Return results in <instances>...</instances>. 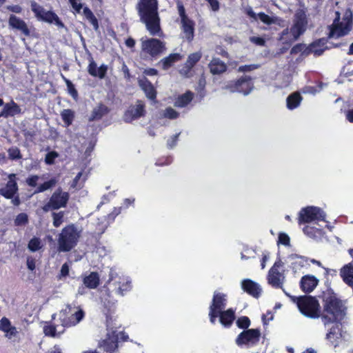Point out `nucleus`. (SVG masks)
Wrapping results in <instances>:
<instances>
[{
  "instance_id": "obj_10",
  "label": "nucleus",
  "mask_w": 353,
  "mask_h": 353,
  "mask_svg": "<svg viewBox=\"0 0 353 353\" xmlns=\"http://www.w3.org/2000/svg\"><path fill=\"white\" fill-rule=\"evenodd\" d=\"M326 214L320 208L307 206L301 210L299 213V222L301 223H318L319 221H325Z\"/></svg>"
},
{
  "instance_id": "obj_28",
  "label": "nucleus",
  "mask_w": 353,
  "mask_h": 353,
  "mask_svg": "<svg viewBox=\"0 0 353 353\" xmlns=\"http://www.w3.org/2000/svg\"><path fill=\"white\" fill-rule=\"evenodd\" d=\"M289 259L291 261L292 268L294 272H296L301 268L309 265V259L303 256L292 254L289 256Z\"/></svg>"
},
{
  "instance_id": "obj_48",
  "label": "nucleus",
  "mask_w": 353,
  "mask_h": 353,
  "mask_svg": "<svg viewBox=\"0 0 353 353\" xmlns=\"http://www.w3.org/2000/svg\"><path fill=\"white\" fill-rule=\"evenodd\" d=\"M105 108L103 105H100L96 108H94L92 111V116L90 117L91 120L99 119H100L103 113L105 112Z\"/></svg>"
},
{
  "instance_id": "obj_17",
  "label": "nucleus",
  "mask_w": 353,
  "mask_h": 353,
  "mask_svg": "<svg viewBox=\"0 0 353 353\" xmlns=\"http://www.w3.org/2000/svg\"><path fill=\"white\" fill-rule=\"evenodd\" d=\"M226 89L231 92H239L247 95L252 91L253 84L248 77H243L236 81L230 82L226 85Z\"/></svg>"
},
{
  "instance_id": "obj_30",
  "label": "nucleus",
  "mask_w": 353,
  "mask_h": 353,
  "mask_svg": "<svg viewBox=\"0 0 353 353\" xmlns=\"http://www.w3.org/2000/svg\"><path fill=\"white\" fill-rule=\"evenodd\" d=\"M21 109L19 106L14 101L7 103L4 105L3 110L0 112V115L3 117H13L20 113Z\"/></svg>"
},
{
  "instance_id": "obj_20",
  "label": "nucleus",
  "mask_w": 353,
  "mask_h": 353,
  "mask_svg": "<svg viewBox=\"0 0 353 353\" xmlns=\"http://www.w3.org/2000/svg\"><path fill=\"white\" fill-rule=\"evenodd\" d=\"M246 13L252 19L255 21L259 19L261 22L267 25L279 24L281 21V19L278 17H270L263 12L256 14L250 7L246 8Z\"/></svg>"
},
{
  "instance_id": "obj_2",
  "label": "nucleus",
  "mask_w": 353,
  "mask_h": 353,
  "mask_svg": "<svg viewBox=\"0 0 353 353\" xmlns=\"http://www.w3.org/2000/svg\"><path fill=\"white\" fill-rule=\"evenodd\" d=\"M309 19L306 10L300 8L296 10L290 29L284 30L280 37V40L284 43H291L302 35L308 27Z\"/></svg>"
},
{
  "instance_id": "obj_42",
  "label": "nucleus",
  "mask_w": 353,
  "mask_h": 353,
  "mask_svg": "<svg viewBox=\"0 0 353 353\" xmlns=\"http://www.w3.org/2000/svg\"><path fill=\"white\" fill-rule=\"evenodd\" d=\"M303 232L311 238H317L322 235V229L307 225L303 228Z\"/></svg>"
},
{
  "instance_id": "obj_40",
  "label": "nucleus",
  "mask_w": 353,
  "mask_h": 353,
  "mask_svg": "<svg viewBox=\"0 0 353 353\" xmlns=\"http://www.w3.org/2000/svg\"><path fill=\"white\" fill-rule=\"evenodd\" d=\"M181 59V56L179 53H174L170 54L168 57L163 59L161 61L162 68L163 70H168L170 68L175 62L179 61Z\"/></svg>"
},
{
  "instance_id": "obj_55",
  "label": "nucleus",
  "mask_w": 353,
  "mask_h": 353,
  "mask_svg": "<svg viewBox=\"0 0 353 353\" xmlns=\"http://www.w3.org/2000/svg\"><path fill=\"white\" fill-rule=\"evenodd\" d=\"M82 175H83V173L81 172H80L77 174V175L75 176V178L74 179V180L72 181V187H73L74 188H80L81 187L83 182L85 180V179L84 178L82 180V182L79 183V181L82 176Z\"/></svg>"
},
{
  "instance_id": "obj_52",
  "label": "nucleus",
  "mask_w": 353,
  "mask_h": 353,
  "mask_svg": "<svg viewBox=\"0 0 353 353\" xmlns=\"http://www.w3.org/2000/svg\"><path fill=\"white\" fill-rule=\"evenodd\" d=\"M59 157V154L55 151H51L46 155L45 162L48 165L54 163V160Z\"/></svg>"
},
{
  "instance_id": "obj_41",
  "label": "nucleus",
  "mask_w": 353,
  "mask_h": 353,
  "mask_svg": "<svg viewBox=\"0 0 353 353\" xmlns=\"http://www.w3.org/2000/svg\"><path fill=\"white\" fill-rule=\"evenodd\" d=\"M83 14L85 19L91 23V25L93 26L94 29L95 30H97L99 29V23L97 18L94 15L93 12L91 11V10L88 8L87 6H85L83 8Z\"/></svg>"
},
{
  "instance_id": "obj_1",
  "label": "nucleus",
  "mask_w": 353,
  "mask_h": 353,
  "mask_svg": "<svg viewBox=\"0 0 353 353\" xmlns=\"http://www.w3.org/2000/svg\"><path fill=\"white\" fill-rule=\"evenodd\" d=\"M141 21L152 36L161 35L160 19L157 12V0H141L138 4Z\"/></svg>"
},
{
  "instance_id": "obj_6",
  "label": "nucleus",
  "mask_w": 353,
  "mask_h": 353,
  "mask_svg": "<svg viewBox=\"0 0 353 353\" xmlns=\"http://www.w3.org/2000/svg\"><path fill=\"white\" fill-rule=\"evenodd\" d=\"M292 301L296 303V305L302 314L315 319L320 316V305L318 301L312 296H291Z\"/></svg>"
},
{
  "instance_id": "obj_37",
  "label": "nucleus",
  "mask_w": 353,
  "mask_h": 353,
  "mask_svg": "<svg viewBox=\"0 0 353 353\" xmlns=\"http://www.w3.org/2000/svg\"><path fill=\"white\" fill-rule=\"evenodd\" d=\"M326 48L325 40L322 39L312 43L309 47V51L314 55L319 56L323 54Z\"/></svg>"
},
{
  "instance_id": "obj_8",
  "label": "nucleus",
  "mask_w": 353,
  "mask_h": 353,
  "mask_svg": "<svg viewBox=\"0 0 353 353\" xmlns=\"http://www.w3.org/2000/svg\"><path fill=\"white\" fill-rule=\"evenodd\" d=\"M352 13L347 10L341 20L336 19L330 27L329 37L339 38L347 35L352 30Z\"/></svg>"
},
{
  "instance_id": "obj_24",
  "label": "nucleus",
  "mask_w": 353,
  "mask_h": 353,
  "mask_svg": "<svg viewBox=\"0 0 353 353\" xmlns=\"http://www.w3.org/2000/svg\"><path fill=\"white\" fill-rule=\"evenodd\" d=\"M0 331L4 332L5 336L8 339L15 337L18 334L17 328L12 325L10 321L6 317L0 320Z\"/></svg>"
},
{
  "instance_id": "obj_49",
  "label": "nucleus",
  "mask_w": 353,
  "mask_h": 353,
  "mask_svg": "<svg viewBox=\"0 0 353 353\" xmlns=\"http://www.w3.org/2000/svg\"><path fill=\"white\" fill-rule=\"evenodd\" d=\"M57 181L55 179H50L39 185L35 192H41L45 190L50 189L51 187L56 184Z\"/></svg>"
},
{
  "instance_id": "obj_22",
  "label": "nucleus",
  "mask_w": 353,
  "mask_h": 353,
  "mask_svg": "<svg viewBox=\"0 0 353 353\" xmlns=\"http://www.w3.org/2000/svg\"><path fill=\"white\" fill-rule=\"evenodd\" d=\"M241 288L254 297H258L262 292L261 286L257 283L248 279L241 281Z\"/></svg>"
},
{
  "instance_id": "obj_12",
  "label": "nucleus",
  "mask_w": 353,
  "mask_h": 353,
  "mask_svg": "<svg viewBox=\"0 0 353 353\" xmlns=\"http://www.w3.org/2000/svg\"><path fill=\"white\" fill-rule=\"evenodd\" d=\"M226 304L227 295L218 291L214 292L209 311L210 320L212 323H215L220 312L225 308Z\"/></svg>"
},
{
  "instance_id": "obj_39",
  "label": "nucleus",
  "mask_w": 353,
  "mask_h": 353,
  "mask_svg": "<svg viewBox=\"0 0 353 353\" xmlns=\"http://www.w3.org/2000/svg\"><path fill=\"white\" fill-rule=\"evenodd\" d=\"M193 99V94L191 92H187L179 96L174 102V106L183 108L186 106Z\"/></svg>"
},
{
  "instance_id": "obj_64",
  "label": "nucleus",
  "mask_w": 353,
  "mask_h": 353,
  "mask_svg": "<svg viewBox=\"0 0 353 353\" xmlns=\"http://www.w3.org/2000/svg\"><path fill=\"white\" fill-rule=\"evenodd\" d=\"M179 134H175L172 136L168 141V145L170 148H172L175 146L176 143L178 139Z\"/></svg>"
},
{
  "instance_id": "obj_25",
  "label": "nucleus",
  "mask_w": 353,
  "mask_h": 353,
  "mask_svg": "<svg viewBox=\"0 0 353 353\" xmlns=\"http://www.w3.org/2000/svg\"><path fill=\"white\" fill-rule=\"evenodd\" d=\"M9 26L16 30H20L23 34L28 36L30 34V30L26 23L14 14H11L8 21Z\"/></svg>"
},
{
  "instance_id": "obj_3",
  "label": "nucleus",
  "mask_w": 353,
  "mask_h": 353,
  "mask_svg": "<svg viewBox=\"0 0 353 353\" xmlns=\"http://www.w3.org/2000/svg\"><path fill=\"white\" fill-rule=\"evenodd\" d=\"M108 276L105 283L108 291L111 290L117 295L123 296L132 289L131 279L122 272L111 268Z\"/></svg>"
},
{
  "instance_id": "obj_62",
  "label": "nucleus",
  "mask_w": 353,
  "mask_h": 353,
  "mask_svg": "<svg viewBox=\"0 0 353 353\" xmlns=\"http://www.w3.org/2000/svg\"><path fill=\"white\" fill-rule=\"evenodd\" d=\"M7 9L12 12L18 14L21 13L22 11V8L19 5L8 6H7Z\"/></svg>"
},
{
  "instance_id": "obj_51",
  "label": "nucleus",
  "mask_w": 353,
  "mask_h": 353,
  "mask_svg": "<svg viewBox=\"0 0 353 353\" xmlns=\"http://www.w3.org/2000/svg\"><path fill=\"white\" fill-rule=\"evenodd\" d=\"M53 216V225L56 228L59 227L61 223H63V212H60L58 213L54 212L52 214Z\"/></svg>"
},
{
  "instance_id": "obj_35",
  "label": "nucleus",
  "mask_w": 353,
  "mask_h": 353,
  "mask_svg": "<svg viewBox=\"0 0 353 353\" xmlns=\"http://www.w3.org/2000/svg\"><path fill=\"white\" fill-rule=\"evenodd\" d=\"M303 100L302 97L301 96V94L298 92H293L292 94H290L286 99V103H287V108L289 110H294L296 108H298L301 101Z\"/></svg>"
},
{
  "instance_id": "obj_58",
  "label": "nucleus",
  "mask_w": 353,
  "mask_h": 353,
  "mask_svg": "<svg viewBox=\"0 0 353 353\" xmlns=\"http://www.w3.org/2000/svg\"><path fill=\"white\" fill-rule=\"evenodd\" d=\"M250 41L259 46H263L265 45V40L259 37H251Z\"/></svg>"
},
{
  "instance_id": "obj_23",
  "label": "nucleus",
  "mask_w": 353,
  "mask_h": 353,
  "mask_svg": "<svg viewBox=\"0 0 353 353\" xmlns=\"http://www.w3.org/2000/svg\"><path fill=\"white\" fill-rule=\"evenodd\" d=\"M319 281V279L314 275L307 274L301 278L300 286L303 292H311L317 286Z\"/></svg>"
},
{
  "instance_id": "obj_38",
  "label": "nucleus",
  "mask_w": 353,
  "mask_h": 353,
  "mask_svg": "<svg viewBox=\"0 0 353 353\" xmlns=\"http://www.w3.org/2000/svg\"><path fill=\"white\" fill-rule=\"evenodd\" d=\"M212 74H220L226 70L225 64L219 59H213L209 64Z\"/></svg>"
},
{
  "instance_id": "obj_61",
  "label": "nucleus",
  "mask_w": 353,
  "mask_h": 353,
  "mask_svg": "<svg viewBox=\"0 0 353 353\" xmlns=\"http://www.w3.org/2000/svg\"><path fill=\"white\" fill-rule=\"evenodd\" d=\"M27 267L30 270H34L35 269V261L32 257H28L27 261Z\"/></svg>"
},
{
  "instance_id": "obj_60",
  "label": "nucleus",
  "mask_w": 353,
  "mask_h": 353,
  "mask_svg": "<svg viewBox=\"0 0 353 353\" xmlns=\"http://www.w3.org/2000/svg\"><path fill=\"white\" fill-rule=\"evenodd\" d=\"M270 258L269 252H263L262 254V259L261 260V266L262 269H264L265 268V263L267 261H268Z\"/></svg>"
},
{
  "instance_id": "obj_27",
  "label": "nucleus",
  "mask_w": 353,
  "mask_h": 353,
  "mask_svg": "<svg viewBox=\"0 0 353 353\" xmlns=\"http://www.w3.org/2000/svg\"><path fill=\"white\" fill-rule=\"evenodd\" d=\"M88 70L89 74L92 77L103 79L104 78L107 72L108 67L105 64H103L100 67H98L97 63L93 60H91L88 65Z\"/></svg>"
},
{
  "instance_id": "obj_26",
  "label": "nucleus",
  "mask_w": 353,
  "mask_h": 353,
  "mask_svg": "<svg viewBox=\"0 0 353 353\" xmlns=\"http://www.w3.org/2000/svg\"><path fill=\"white\" fill-rule=\"evenodd\" d=\"M139 85L149 99L154 100L156 99V90L153 85L145 77L139 79Z\"/></svg>"
},
{
  "instance_id": "obj_14",
  "label": "nucleus",
  "mask_w": 353,
  "mask_h": 353,
  "mask_svg": "<svg viewBox=\"0 0 353 353\" xmlns=\"http://www.w3.org/2000/svg\"><path fill=\"white\" fill-rule=\"evenodd\" d=\"M260 331L258 329H249L241 332L236 339V343L239 346L248 347L256 345L260 338Z\"/></svg>"
},
{
  "instance_id": "obj_33",
  "label": "nucleus",
  "mask_w": 353,
  "mask_h": 353,
  "mask_svg": "<svg viewBox=\"0 0 353 353\" xmlns=\"http://www.w3.org/2000/svg\"><path fill=\"white\" fill-rule=\"evenodd\" d=\"M341 276L346 284L353 286V261L341 269Z\"/></svg>"
},
{
  "instance_id": "obj_19",
  "label": "nucleus",
  "mask_w": 353,
  "mask_h": 353,
  "mask_svg": "<svg viewBox=\"0 0 353 353\" xmlns=\"http://www.w3.org/2000/svg\"><path fill=\"white\" fill-rule=\"evenodd\" d=\"M145 105L141 101H138L134 105L129 107L123 115V120L125 122H131L145 114Z\"/></svg>"
},
{
  "instance_id": "obj_11",
  "label": "nucleus",
  "mask_w": 353,
  "mask_h": 353,
  "mask_svg": "<svg viewBox=\"0 0 353 353\" xmlns=\"http://www.w3.org/2000/svg\"><path fill=\"white\" fill-rule=\"evenodd\" d=\"M268 282L274 288H282L285 281L284 263L280 259L275 261L268 274Z\"/></svg>"
},
{
  "instance_id": "obj_50",
  "label": "nucleus",
  "mask_w": 353,
  "mask_h": 353,
  "mask_svg": "<svg viewBox=\"0 0 353 353\" xmlns=\"http://www.w3.org/2000/svg\"><path fill=\"white\" fill-rule=\"evenodd\" d=\"M236 325L242 329L248 328L250 325V321L247 316H241L236 321Z\"/></svg>"
},
{
  "instance_id": "obj_31",
  "label": "nucleus",
  "mask_w": 353,
  "mask_h": 353,
  "mask_svg": "<svg viewBox=\"0 0 353 353\" xmlns=\"http://www.w3.org/2000/svg\"><path fill=\"white\" fill-rule=\"evenodd\" d=\"M100 282V278L98 273L92 272L88 275L83 276V285L90 289H95L98 287Z\"/></svg>"
},
{
  "instance_id": "obj_16",
  "label": "nucleus",
  "mask_w": 353,
  "mask_h": 353,
  "mask_svg": "<svg viewBox=\"0 0 353 353\" xmlns=\"http://www.w3.org/2000/svg\"><path fill=\"white\" fill-rule=\"evenodd\" d=\"M119 339L124 340V334L121 332L117 333L116 330L108 327L106 338L100 343V347L107 353H112L117 348Z\"/></svg>"
},
{
  "instance_id": "obj_34",
  "label": "nucleus",
  "mask_w": 353,
  "mask_h": 353,
  "mask_svg": "<svg viewBox=\"0 0 353 353\" xmlns=\"http://www.w3.org/2000/svg\"><path fill=\"white\" fill-rule=\"evenodd\" d=\"M220 323L225 326H230L234 320V311L232 309L222 310L219 314Z\"/></svg>"
},
{
  "instance_id": "obj_59",
  "label": "nucleus",
  "mask_w": 353,
  "mask_h": 353,
  "mask_svg": "<svg viewBox=\"0 0 353 353\" xmlns=\"http://www.w3.org/2000/svg\"><path fill=\"white\" fill-rule=\"evenodd\" d=\"M212 9V11L216 12L219 10V2L218 0H206Z\"/></svg>"
},
{
  "instance_id": "obj_44",
  "label": "nucleus",
  "mask_w": 353,
  "mask_h": 353,
  "mask_svg": "<svg viewBox=\"0 0 353 353\" xmlns=\"http://www.w3.org/2000/svg\"><path fill=\"white\" fill-rule=\"evenodd\" d=\"M42 247L41 241L39 238L33 237L28 243V248L31 252H36Z\"/></svg>"
},
{
  "instance_id": "obj_46",
  "label": "nucleus",
  "mask_w": 353,
  "mask_h": 353,
  "mask_svg": "<svg viewBox=\"0 0 353 353\" xmlns=\"http://www.w3.org/2000/svg\"><path fill=\"white\" fill-rule=\"evenodd\" d=\"M162 115L165 118H168L170 119H174L179 117V114L178 112H176L175 110H174L172 108L169 107V108H165L163 110Z\"/></svg>"
},
{
  "instance_id": "obj_7",
  "label": "nucleus",
  "mask_w": 353,
  "mask_h": 353,
  "mask_svg": "<svg viewBox=\"0 0 353 353\" xmlns=\"http://www.w3.org/2000/svg\"><path fill=\"white\" fill-rule=\"evenodd\" d=\"M85 312L79 305H67L60 310L59 319L63 327L75 326L84 318Z\"/></svg>"
},
{
  "instance_id": "obj_47",
  "label": "nucleus",
  "mask_w": 353,
  "mask_h": 353,
  "mask_svg": "<svg viewBox=\"0 0 353 353\" xmlns=\"http://www.w3.org/2000/svg\"><path fill=\"white\" fill-rule=\"evenodd\" d=\"M68 1L74 10V13H81V10H83L85 7L81 0H68Z\"/></svg>"
},
{
  "instance_id": "obj_57",
  "label": "nucleus",
  "mask_w": 353,
  "mask_h": 353,
  "mask_svg": "<svg viewBox=\"0 0 353 353\" xmlns=\"http://www.w3.org/2000/svg\"><path fill=\"white\" fill-rule=\"evenodd\" d=\"M39 179V176L32 175L27 179L26 182L28 185L32 186V187H35L37 184V181H38Z\"/></svg>"
},
{
  "instance_id": "obj_32",
  "label": "nucleus",
  "mask_w": 353,
  "mask_h": 353,
  "mask_svg": "<svg viewBox=\"0 0 353 353\" xmlns=\"http://www.w3.org/2000/svg\"><path fill=\"white\" fill-rule=\"evenodd\" d=\"M64 327H63L62 324L61 326H59L51 323H47L43 327V332L46 336L56 337L59 336L64 332Z\"/></svg>"
},
{
  "instance_id": "obj_36",
  "label": "nucleus",
  "mask_w": 353,
  "mask_h": 353,
  "mask_svg": "<svg viewBox=\"0 0 353 353\" xmlns=\"http://www.w3.org/2000/svg\"><path fill=\"white\" fill-rule=\"evenodd\" d=\"M201 54L200 52H194L189 55L185 63V69H182L181 72L185 75L188 74L191 68L200 60Z\"/></svg>"
},
{
  "instance_id": "obj_4",
  "label": "nucleus",
  "mask_w": 353,
  "mask_h": 353,
  "mask_svg": "<svg viewBox=\"0 0 353 353\" xmlns=\"http://www.w3.org/2000/svg\"><path fill=\"white\" fill-rule=\"evenodd\" d=\"M322 320L325 325L328 323L341 321L344 315V308L341 302L334 296L325 297Z\"/></svg>"
},
{
  "instance_id": "obj_45",
  "label": "nucleus",
  "mask_w": 353,
  "mask_h": 353,
  "mask_svg": "<svg viewBox=\"0 0 353 353\" xmlns=\"http://www.w3.org/2000/svg\"><path fill=\"white\" fill-rule=\"evenodd\" d=\"M14 225L17 226H24L28 223V216L26 213L19 214L14 221Z\"/></svg>"
},
{
  "instance_id": "obj_54",
  "label": "nucleus",
  "mask_w": 353,
  "mask_h": 353,
  "mask_svg": "<svg viewBox=\"0 0 353 353\" xmlns=\"http://www.w3.org/2000/svg\"><path fill=\"white\" fill-rule=\"evenodd\" d=\"M278 244H282L283 245H290V237L285 233H280L279 235Z\"/></svg>"
},
{
  "instance_id": "obj_56",
  "label": "nucleus",
  "mask_w": 353,
  "mask_h": 353,
  "mask_svg": "<svg viewBox=\"0 0 353 353\" xmlns=\"http://www.w3.org/2000/svg\"><path fill=\"white\" fill-rule=\"evenodd\" d=\"M8 154H9V156L11 159H19L21 158V156H20V151L18 148H10L9 150H8Z\"/></svg>"
},
{
  "instance_id": "obj_63",
  "label": "nucleus",
  "mask_w": 353,
  "mask_h": 353,
  "mask_svg": "<svg viewBox=\"0 0 353 353\" xmlns=\"http://www.w3.org/2000/svg\"><path fill=\"white\" fill-rule=\"evenodd\" d=\"M304 49H305L304 45L297 44L292 48L291 53L296 54V53L303 51Z\"/></svg>"
},
{
  "instance_id": "obj_18",
  "label": "nucleus",
  "mask_w": 353,
  "mask_h": 353,
  "mask_svg": "<svg viewBox=\"0 0 353 353\" xmlns=\"http://www.w3.org/2000/svg\"><path fill=\"white\" fill-rule=\"evenodd\" d=\"M68 200V194L61 190H57L54 192L48 203L45 205L43 210L48 212L51 209L56 210L64 207Z\"/></svg>"
},
{
  "instance_id": "obj_13",
  "label": "nucleus",
  "mask_w": 353,
  "mask_h": 353,
  "mask_svg": "<svg viewBox=\"0 0 353 353\" xmlns=\"http://www.w3.org/2000/svg\"><path fill=\"white\" fill-rule=\"evenodd\" d=\"M141 51L151 57H155L163 52L164 45L163 42L157 39H148L142 37L140 40Z\"/></svg>"
},
{
  "instance_id": "obj_21",
  "label": "nucleus",
  "mask_w": 353,
  "mask_h": 353,
  "mask_svg": "<svg viewBox=\"0 0 353 353\" xmlns=\"http://www.w3.org/2000/svg\"><path fill=\"white\" fill-rule=\"evenodd\" d=\"M8 179L6 187L0 190V194L6 199H11L18 191L15 174H10L8 175Z\"/></svg>"
},
{
  "instance_id": "obj_53",
  "label": "nucleus",
  "mask_w": 353,
  "mask_h": 353,
  "mask_svg": "<svg viewBox=\"0 0 353 353\" xmlns=\"http://www.w3.org/2000/svg\"><path fill=\"white\" fill-rule=\"evenodd\" d=\"M260 67L259 64H250V65H245L240 66L238 69L239 72H251L254 70L258 69Z\"/></svg>"
},
{
  "instance_id": "obj_15",
  "label": "nucleus",
  "mask_w": 353,
  "mask_h": 353,
  "mask_svg": "<svg viewBox=\"0 0 353 353\" xmlns=\"http://www.w3.org/2000/svg\"><path fill=\"white\" fill-rule=\"evenodd\" d=\"M177 8L181 19V29L184 34V37L188 41H192L194 37V23L186 15L185 8L181 2L177 3Z\"/></svg>"
},
{
  "instance_id": "obj_29",
  "label": "nucleus",
  "mask_w": 353,
  "mask_h": 353,
  "mask_svg": "<svg viewBox=\"0 0 353 353\" xmlns=\"http://www.w3.org/2000/svg\"><path fill=\"white\" fill-rule=\"evenodd\" d=\"M340 328L339 325L336 324L334 325L329 332L326 334V339L330 343L334 345V347H337L341 343V334L340 333Z\"/></svg>"
},
{
  "instance_id": "obj_43",
  "label": "nucleus",
  "mask_w": 353,
  "mask_h": 353,
  "mask_svg": "<svg viewBox=\"0 0 353 353\" xmlns=\"http://www.w3.org/2000/svg\"><path fill=\"white\" fill-rule=\"evenodd\" d=\"M61 117L66 126L72 124L74 117V112L70 109L63 110L61 113Z\"/></svg>"
},
{
  "instance_id": "obj_9",
  "label": "nucleus",
  "mask_w": 353,
  "mask_h": 353,
  "mask_svg": "<svg viewBox=\"0 0 353 353\" xmlns=\"http://www.w3.org/2000/svg\"><path fill=\"white\" fill-rule=\"evenodd\" d=\"M31 10L34 12L35 17L39 21H42L50 24H54L59 28H64L65 25L60 20L58 15L52 11L46 10L43 7L36 3L31 2Z\"/></svg>"
},
{
  "instance_id": "obj_5",
  "label": "nucleus",
  "mask_w": 353,
  "mask_h": 353,
  "mask_svg": "<svg viewBox=\"0 0 353 353\" xmlns=\"http://www.w3.org/2000/svg\"><path fill=\"white\" fill-rule=\"evenodd\" d=\"M80 231L74 225L65 227L58 236L57 243L59 252H69L77 244Z\"/></svg>"
}]
</instances>
